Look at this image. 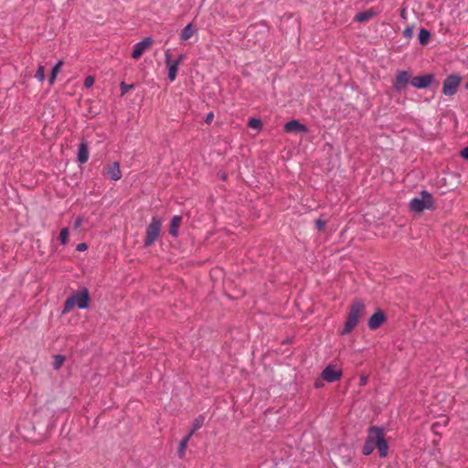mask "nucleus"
Returning a JSON list of instances; mask_svg holds the SVG:
<instances>
[{"label": "nucleus", "mask_w": 468, "mask_h": 468, "mask_svg": "<svg viewBox=\"0 0 468 468\" xmlns=\"http://www.w3.org/2000/svg\"><path fill=\"white\" fill-rule=\"evenodd\" d=\"M90 296L88 288L83 287L80 290L74 292L70 296H69L63 304L62 314L69 313L75 305L78 306L79 309L84 310L90 306Z\"/></svg>", "instance_id": "f257e3e1"}, {"label": "nucleus", "mask_w": 468, "mask_h": 468, "mask_svg": "<svg viewBox=\"0 0 468 468\" xmlns=\"http://www.w3.org/2000/svg\"><path fill=\"white\" fill-rule=\"evenodd\" d=\"M365 303L360 299H355L349 308V312L340 335H347L351 333L357 325L360 316L365 310Z\"/></svg>", "instance_id": "f03ea898"}, {"label": "nucleus", "mask_w": 468, "mask_h": 468, "mask_svg": "<svg viewBox=\"0 0 468 468\" xmlns=\"http://www.w3.org/2000/svg\"><path fill=\"white\" fill-rule=\"evenodd\" d=\"M420 195L421 197L420 198L414 197L410 201L409 207L411 211L421 213L425 209L434 210L436 208L433 197L430 192L422 190Z\"/></svg>", "instance_id": "7ed1b4c3"}, {"label": "nucleus", "mask_w": 468, "mask_h": 468, "mask_svg": "<svg viewBox=\"0 0 468 468\" xmlns=\"http://www.w3.org/2000/svg\"><path fill=\"white\" fill-rule=\"evenodd\" d=\"M161 219L157 216L153 217L145 230V237L144 239V246L145 248L150 247L157 240L161 233Z\"/></svg>", "instance_id": "20e7f679"}, {"label": "nucleus", "mask_w": 468, "mask_h": 468, "mask_svg": "<svg viewBox=\"0 0 468 468\" xmlns=\"http://www.w3.org/2000/svg\"><path fill=\"white\" fill-rule=\"evenodd\" d=\"M370 433L375 435V445L378 449L379 457H387L388 454V443L385 438L384 428L378 426H370Z\"/></svg>", "instance_id": "39448f33"}, {"label": "nucleus", "mask_w": 468, "mask_h": 468, "mask_svg": "<svg viewBox=\"0 0 468 468\" xmlns=\"http://www.w3.org/2000/svg\"><path fill=\"white\" fill-rule=\"evenodd\" d=\"M411 72L409 70H398L392 82L393 90L401 94L407 90V86L410 83Z\"/></svg>", "instance_id": "423d86ee"}, {"label": "nucleus", "mask_w": 468, "mask_h": 468, "mask_svg": "<svg viewBox=\"0 0 468 468\" xmlns=\"http://www.w3.org/2000/svg\"><path fill=\"white\" fill-rule=\"evenodd\" d=\"M462 78L457 74H451L446 77L442 85V93L446 96H452L457 92Z\"/></svg>", "instance_id": "0eeeda50"}, {"label": "nucleus", "mask_w": 468, "mask_h": 468, "mask_svg": "<svg viewBox=\"0 0 468 468\" xmlns=\"http://www.w3.org/2000/svg\"><path fill=\"white\" fill-rule=\"evenodd\" d=\"M436 82L435 75L432 73L412 77L410 84L417 89H428Z\"/></svg>", "instance_id": "6e6552de"}, {"label": "nucleus", "mask_w": 468, "mask_h": 468, "mask_svg": "<svg viewBox=\"0 0 468 468\" xmlns=\"http://www.w3.org/2000/svg\"><path fill=\"white\" fill-rule=\"evenodd\" d=\"M343 371L334 365H328L321 373V378L328 383H333L340 380Z\"/></svg>", "instance_id": "1a4fd4ad"}, {"label": "nucleus", "mask_w": 468, "mask_h": 468, "mask_svg": "<svg viewBox=\"0 0 468 468\" xmlns=\"http://www.w3.org/2000/svg\"><path fill=\"white\" fill-rule=\"evenodd\" d=\"M165 66L168 69L167 79L169 81H174L176 78L178 72V61H173L171 58L170 49H167L165 52Z\"/></svg>", "instance_id": "9d476101"}, {"label": "nucleus", "mask_w": 468, "mask_h": 468, "mask_svg": "<svg viewBox=\"0 0 468 468\" xmlns=\"http://www.w3.org/2000/svg\"><path fill=\"white\" fill-rule=\"evenodd\" d=\"M388 317L383 310L378 309L368 319L367 326L370 330L378 329L386 321Z\"/></svg>", "instance_id": "9b49d317"}, {"label": "nucleus", "mask_w": 468, "mask_h": 468, "mask_svg": "<svg viewBox=\"0 0 468 468\" xmlns=\"http://www.w3.org/2000/svg\"><path fill=\"white\" fill-rule=\"evenodd\" d=\"M283 131L291 133H307L309 128L301 123L298 120H292L284 124Z\"/></svg>", "instance_id": "f8f14e48"}, {"label": "nucleus", "mask_w": 468, "mask_h": 468, "mask_svg": "<svg viewBox=\"0 0 468 468\" xmlns=\"http://www.w3.org/2000/svg\"><path fill=\"white\" fill-rule=\"evenodd\" d=\"M154 40L151 37H144L143 40L139 41L133 46V50L132 52V58L134 59L139 58L143 53L150 48L153 44Z\"/></svg>", "instance_id": "ddd939ff"}, {"label": "nucleus", "mask_w": 468, "mask_h": 468, "mask_svg": "<svg viewBox=\"0 0 468 468\" xmlns=\"http://www.w3.org/2000/svg\"><path fill=\"white\" fill-rule=\"evenodd\" d=\"M103 174L106 175L110 179L113 181H118L119 179L122 178L120 164L118 162H114L111 165H107L103 168Z\"/></svg>", "instance_id": "4468645a"}, {"label": "nucleus", "mask_w": 468, "mask_h": 468, "mask_svg": "<svg viewBox=\"0 0 468 468\" xmlns=\"http://www.w3.org/2000/svg\"><path fill=\"white\" fill-rule=\"evenodd\" d=\"M376 448L375 445V435L370 433V427L367 429V436L366 438V441L362 448V453L366 456L370 455L374 449Z\"/></svg>", "instance_id": "2eb2a0df"}, {"label": "nucleus", "mask_w": 468, "mask_h": 468, "mask_svg": "<svg viewBox=\"0 0 468 468\" xmlns=\"http://www.w3.org/2000/svg\"><path fill=\"white\" fill-rule=\"evenodd\" d=\"M89 159V147L88 143L85 139H82L79 144L78 149V162L80 164H85Z\"/></svg>", "instance_id": "dca6fc26"}, {"label": "nucleus", "mask_w": 468, "mask_h": 468, "mask_svg": "<svg viewBox=\"0 0 468 468\" xmlns=\"http://www.w3.org/2000/svg\"><path fill=\"white\" fill-rule=\"evenodd\" d=\"M183 217L180 215L174 216L170 221L168 232L173 238H177L179 235V227L182 223Z\"/></svg>", "instance_id": "f3484780"}, {"label": "nucleus", "mask_w": 468, "mask_h": 468, "mask_svg": "<svg viewBox=\"0 0 468 468\" xmlns=\"http://www.w3.org/2000/svg\"><path fill=\"white\" fill-rule=\"evenodd\" d=\"M197 32V28L192 23H189L182 29L179 39L183 42L186 41Z\"/></svg>", "instance_id": "a211bd4d"}, {"label": "nucleus", "mask_w": 468, "mask_h": 468, "mask_svg": "<svg viewBox=\"0 0 468 468\" xmlns=\"http://www.w3.org/2000/svg\"><path fill=\"white\" fill-rule=\"evenodd\" d=\"M378 12L375 10V8H369L366 11L359 12L355 16V21L356 22H366L377 16Z\"/></svg>", "instance_id": "6ab92c4d"}, {"label": "nucleus", "mask_w": 468, "mask_h": 468, "mask_svg": "<svg viewBox=\"0 0 468 468\" xmlns=\"http://www.w3.org/2000/svg\"><path fill=\"white\" fill-rule=\"evenodd\" d=\"M431 34L428 29H426L424 27H421L420 29L418 38H419V42L421 46L427 45L431 39Z\"/></svg>", "instance_id": "aec40b11"}, {"label": "nucleus", "mask_w": 468, "mask_h": 468, "mask_svg": "<svg viewBox=\"0 0 468 468\" xmlns=\"http://www.w3.org/2000/svg\"><path fill=\"white\" fill-rule=\"evenodd\" d=\"M205 421V416L200 414L197 418L194 419L192 422V429L189 431L190 435H193L197 431H198L203 425Z\"/></svg>", "instance_id": "412c9836"}, {"label": "nucleus", "mask_w": 468, "mask_h": 468, "mask_svg": "<svg viewBox=\"0 0 468 468\" xmlns=\"http://www.w3.org/2000/svg\"><path fill=\"white\" fill-rule=\"evenodd\" d=\"M53 359H54L53 368L55 370H58L61 368L63 363L65 362L66 357L63 355L57 354V355H54Z\"/></svg>", "instance_id": "4be33fe9"}, {"label": "nucleus", "mask_w": 468, "mask_h": 468, "mask_svg": "<svg viewBox=\"0 0 468 468\" xmlns=\"http://www.w3.org/2000/svg\"><path fill=\"white\" fill-rule=\"evenodd\" d=\"M262 122L259 118H250L248 122V127L261 131L262 129Z\"/></svg>", "instance_id": "5701e85b"}, {"label": "nucleus", "mask_w": 468, "mask_h": 468, "mask_svg": "<svg viewBox=\"0 0 468 468\" xmlns=\"http://www.w3.org/2000/svg\"><path fill=\"white\" fill-rule=\"evenodd\" d=\"M192 435H190L189 433L187 435H186L180 441L179 443V446H178V454H179V457H183V454H184V452H185V449L186 448V445H187V442L189 441V439L191 438Z\"/></svg>", "instance_id": "b1692460"}, {"label": "nucleus", "mask_w": 468, "mask_h": 468, "mask_svg": "<svg viewBox=\"0 0 468 468\" xmlns=\"http://www.w3.org/2000/svg\"><path fill=\"white\" fill-rule=\"evenodd\" d=\"M58 240L61 245H66L69 241V229L63 228L58 235Z\"/></svg>", "instance_id": "393cba45"}, {"label": "nucleus", "mask_w": 468, "mask_h": 468, "mask_svg": "<svg viewBox=\"0 0 468 468\" xmlns=\"http://www.w3.org/2000/svg\"><path fill=\"white\" fill-rule=\"evenodd\" d=\"M326 224H327V220H325L322 218H319L315 219V221H314L315 228L319 232L324 231Z\"/></svg>", "instance_id": "a878e982"}, {"label": "nucleus", "mask_w": 468, "mask_h": 468, "mask_svg": "<svg viewBox=\"0 0 468 468\" xmlns=\"http://www.w3.org/2000/svg\"><path fill=\"white\" fill-rule=\"evenodd\" d=\"M35 77L40 81V82H43L44 80H45V67L43 65H39L37 71H36V74H35Z\"/></svg>", "instance_id": "bb28decb"}, {"label": "nucleus", "mask_w": 468, "mask_h": 468, "mask_svg": "<svg viewBox=\"0 0 468 468\" xmlns=\"http://www.w3.org/2000/svg\"><path fill=\"white\" fill-rule=\"evenodd\" d=\"M133 88H134L133 84H127L124 81H122L120 84L121 95L122 96L125 95L130 90H132Z\"/></svg>", "instance_id": "cd10ccee"}, {"label": "nucleus", "mask_w": 468, "mask_h": 468, "mask_svg": "<svg viewBox=\"0 0 468 468\" xmlns=\"http://www.w3.org/2000/svg\"><path fill=\"white\" fill-rule=\"evenodd\" d=\"M94 81H95L94 77L91 75H89L85 78L83 85L85 88L90 89L93 86Z\"/></svg>", "instance_id": "c85d7f7f"}, {"label": "nucleus", "mask_w": 468, "mask_h": 468, "mask_svg": "<svg viewBox=\"0 0 468 468\" xmlns=\"http://www.w3.org/2000/svg\"><path fill=\"white\" fill-rule=\"evenodd\" d=\"M64 61L62 59H59L52 68L51 72L58 74L61 67L63 66Z\"/></svg>", "instance_id": "c756f323"}, {"label": "nucleus", "mask_w": 468, "mask_h": 468, "mask_svg": "<svg viewBox=\"0 0 468 468\" xmlns=\"http://www.w3.org/2000/svg\"><path fill=\"white\" fill-rule=\"evenodd\" d=\"M413 35V28L411 27H407L404 30H403V36L407 38H410Z\"/></svg>", "instance_id": "7c9ffc66"}, {"label": "nucleus", "mask_w": 468, "mask_h": 468, "mask_svg": "<svg viewBox=\"0 0 468 468\" xmlns=\"http://www.w3.org/2000/svg\"><path fill=\"white\" fill-rule=\"evenodd\" d=\"M82 222H83L82 218H81V217H78V218L75 219V221H74L73 228H74L75 229H79V228L81 226Z\"/></svg>", "instance_id": "2f4dec72"}, {"label": "nucleus", "mask_w": 468, "mask_h": 468, "mask_svg": "<svg viewBox=\"0 0 468 468\" xmlns=\"http://www.w3.org/2000/svg\"><path fill=\"white\" fill-rule=\"evenodd\" d=\"M88 249V245L85 242L79 243L77 245L76 250L78 251H85Z\"/></svg>", "instance_id": "473e14b6"}, {"label": "nucleus", "mask_w": 468, "mask_h": 468, "mask_svg": "<svg viewBox=\"0 0 468 468\" xmlns=\"http://www.w3.org/2000/svg\"><path fill=\"white\" fill-rule=\"evenodd\" d=\"M367 383V377L365 375H361L359 378V386L363 387L366 386Z\"/></svg>", "instance_id": "72a5a7b5"}, {"label": "nucleus", "mask_w": 468, "mask_h": 468, "mask_svg": "<svg viewBox=\"0 0 468 468\" xmlns=\"http://www.w3.org/2000/svg\"><path fill=\"white\" fill-rule=\"evenodd\" d=\"M460 155H461L463 159H465V160H467V161H468V146L464 147V148L461 151Z\"/></svg>", "instance_id": "f704fd0d"}, {"label": "nucleus", "mask_w": 468, "mask_h": 468, "mask_svg": "<svg viewBox=\"0 0 468 468\" xmlns=\"http://www.w3.org/2000/svg\"><path fill=\"white\" fill-rule=\"evenodd\" d=\"M57 76H58V74L53 73V72H50V74H49V78H48V82H49V84H53V83H54V81H55V80H56Z\"/></svg>", "instance_id": "c9c22d12"}, {"label": "nucleus", "mask_w": 468, "mask_h": 468, "mask_svg": "<svg viewBox=\"0 0 468 468\" xmlns=\"http://www.w3.org/2000/svg\"><path fill=\"white\" fill-rule=\"evenodd\" d=\"M213 118H214V114H213V112H209V113L207 115V117H206L205 122H206V123H207V124H209V123L212 122Z\"/></svg>", "instance_id": "e433bc0d"}, {"label": "nucleus", "mask_w": 468, "mask_h": 468, "mask_svg": "<svg viewBox=\"0 0 468 468\" xmlns=\"http://www.w3.org/2000/svg\"><path fill=\"white\" fill-rule=\"evenodd\" d=\"M185 58V55L184 54H180L176 59H173V61H178V65L184 60Z\"/></svg>", "instance_id": "4c0bfd02"}, {"label": "nucleus", "mask_w": 468, "mask_h": 468, "mask_svg": "<svg viewBox=\"0 0 468 468\" xmlns=\"http://www.w3.org/2000/svg\"><path fill=\"white\" fill-rule=\"evenodd\" d=\"M405 14H406V10L405 9H401L400 16H401L402 18H406Z\"/></svg>", "instance_id": "58836bf2"}, {"label": "nucleus", "mask_w": 468, "mask_h": 468, "mask_svg": "<svg viewBox=\"0 0 468 468\" xmlns=\"http://www.w3.org/2000/svg\"><path fill=\"white\" fill-rule=\"evenodd\" d=\"M227 178H228L227 174L223 173L222 176H221V179L225 181V180H227Z\"/></svg>", "instance_id": "ea45409f"}, {"label": "nucleus", "mask_w": 468, "mask_h": 468, "mask_svg": "<svg viewBox=\"0 0 468 468\" xmlns=\"http://www.w3.org/2000/svg\"><path fill=\"white\" fill-rule=\"evenodd\" d=\"M465 89L468 90V81L465 83Z\"/></svg>", "instance_id": "a19ab883"}]
</instances>
